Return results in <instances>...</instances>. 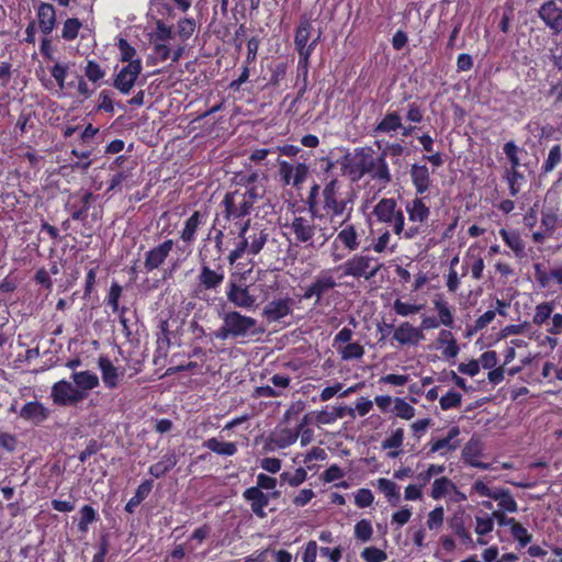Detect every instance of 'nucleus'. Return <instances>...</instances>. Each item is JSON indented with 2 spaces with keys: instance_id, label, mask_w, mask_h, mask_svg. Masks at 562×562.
I'll return each instance as SVG.
<instances>
[{
  "instance_id": "f257e3e1",
  "label": "nucleus",
  "mask_w": 562,
  "mask_h": 562,
  "mask_svg": "<svg viewBox=\"0 0 562 562\" xmlns=\"http://www.w3.org/2000/svg\"><path fill=\"white\" fill-rule=\"evenodd\" d=\"M341 169L352 181H359L366 175L381 184L392 180L386 160L376 156L370 147L356 148L352 155H346Z\"/></svg>"
},
{
  "instance_id": "f03ea898",
  "label": "nucleus",
  "mask_w": 562,
  "mask_h": 562,
  "mask_svg": "<svg viewBox=\"0 0 562 562\" xmlns=\"http://www.w3.org/2000/svg\"><path fill=\"white\" fill-rule=\"evenodd\" d=\"M372 214L376 222L387 225L400 239H413L420 234L419 226L417 225H409L405 228L404 212L392 198L381 199L374 205Z\"/></svg>"
},
{
  "instance_id": "7ed1b4c3",
  "label": "nucleus",
  "mask_w": 562,
  "mask_h": 562,
  "mask_svg": "<svg viewBox=\"0 0 562 562\" xmlns=\"http://www.w3.org/2000/svg\"><path fill=\"white\" fill-rule=\"evenodd\" d=\"M269 236L268 228L262 227L259 223L251 225L250 220H247L239 229V241L228 255L229 263H235L244 254L258 255L263 249Z\"/></svg>"
},
{
  "instance_id": "20e7f679",
  "label": "nucleus",
  "mask_w": 562,
  "mask_h": 562,
  "mask_svg": "<svg viewBox=\"0 0 562 562\" xmlns=\"http://www.w3.org/2000/svg\"><path fill=\"white\" fill-rule=\"evenodd\" d=\"M262 198V192H258L256 188L227 192L221 203L225 220H238L249 215L254 205Z\"/></svg>"
},
{
  "instance_id": "39448f33",
  "label": "nucleus",
  "mask_w": 562,
  "mask_h": 562,
  "mask_svg": "<svg viewBox=\"0 0 562 562\" xmlns=\"http://www.w3.org/2000/svg\"><path fill=\"white\" fill-rule=\"evenodd\" d=\"M342 184L337 179H331L326 183L322 191L323 207L331 217H338L346 214L342 224L351 215L353 204V192H342Z\"/></svg>"
},
{
  "instance_id": "423d86ee",
  "label": "nucleus",
  "mask_w": 562,
  "mask_h": 562,
  "mask_svg": "<svg viewBox=\"0 0 562 562\" xmlns=\"http://www.w3.org/2000/svg\"><path fill=\"white\" fill-rule=\"evenodd\" d=\"M321 31L315 34L313 24L310 19L302 16L295 31L294 45L299 53L300 64L307 66L313 50L316 48Z\"/></svg>"
},
{
  "instance_id": "0eeeda50",
  "label": "nucleus",
  "mask_w": 562,
  "mask_h": 562,
  "mask_svg": "<svg viewBox=\"0 0 562 562\" xmlns=\"http://www.w3.org/2000/svg\"><path fill=\"white\" fill-rule=\"evenodd\" d=\"M382 267L383 263L379 262L376 258L357 254L345 261L339 269L342 270L344 277L363 278L369 281L378 274Z\"/></svg>"
},
{
  "instance_id": "6e6552de",
  "label": "nucleus",
  "mask_w": 562,
  "mask_h": 562,
  "mask_svg": "<svg viewBox=\"0 0 562 562\" xmlns=\"http://www.w3.org/2000/svg\"><path fill=\"white\" fill-rule=\"evenodd\" d=\"M221 318L229 328L233 338L246 337L257 333L255 329L257 319L243 315L237 311L224 312L221 314Z\"/></svg>"
},
{
  "instance_id": "1a4fd4ad",
  "label": "nucleus",
  "mask_w": 562,
  "mask_h": 562,
  "mask_svg": "<svg viewBox=\"0 0 562 562\" xmlns=\"http://www.w3.org/2000/svg\"><path fill=\"white\" fill-rule=\"evenodd\" d=\"M243 497L249 503L251 512L259 518H266L267 513L265 508L269 505L270 499L280 497L279 491L265 493L259 487H248L244 491Z\"/></svg>"
},
{
  "instance_id": "9d476101",
  "label": "nucleus",
  "mask_w": 562,
  "mask_h": 562,
  "mask_svg": "<svg viewBox=\"0 0 562 562\" xmlns=\"http://www.w3.org/2000/svg\"><path fill=\"white\" fill-rule=\"evenodd\" d=\"M50 396L55 404L61 406L76 405L83 401V392L66 380H60L53 385Z\"/></svg>"
},
{
  "instance_id": "9b49d317",
  "label": "nucleus",
  "mask_w": 562,
  "mask_h": 562,
  "mask_svg": "<svg viewBox=\"0 0 562 562\" xmlns=\"http://www.w3.org/2000/svg\"><path fill=\"white\" fill-rule=\"evenodd\" d=\"M337 285L335 278L330 270L322 271L305 290L303 299L310 300L315 297L316 303H319L323 296Z\"/></svg>"
},
{
  "instance_id": "f8f14e48",
  "label": "nucleus",
  "mask_w": 562,
  "mask_h": 562,
  "mask_svg": "<svg viewBox=\"0 0 562 562\" xmlns=\"http://www.w3.org/2000/svg\"><path fill=\"white\" fill-rule=\"evenodd\" d=\"M286 226L290 228L291 233L294 234L296 241L314 246L313 238L316 233V227L313 215L310 218L294 216L292 222Z\"/></svg>"
},
{
  "instance_id": "ddd939ff",
  "label": "nucleus",
  "mask_w": 562,
  "mask_h": 562,
  "mask_svg": "<svg viewBox=\"0 0 562 562\" xmlns=\"http://www.w3.org/2000/svg\"><path fill=\"white\" fill-rule=\"evenodd\" d=\"M142 71V60L127 64L114 78L113 86L123 94H128Z\"/></svg>"
},
{
  "instance_id": "4468645a",
  "label": "nucleus",
  "mask_w": 562,
  "mask_h": 562,
  "mask_svg": "<svg viewBox=\"0 0 562 562\" xmlns=\"http://www.w3.org/2000/svg\"><path fill=\"white\" fill-rule=\"evenodd\" d=\"M279 172L284 184L299 188L308 176V167L304 162L292 165L285 160L279 161Z\"/></svg>"
},
{
  "instance_id": "2eb2a0df",
  "label": "nucleus",
  "mask_w": 562,
  "mask_h": 562,
  "mask_svg": "<svg viewBox=\"0 0 562 562\" xmlns=\"http://www.w3.org/2000/svg\"><path fill=\"white\" fill-rule=\"evenodd\" d=\"M227 300L235 306L251 310L256 306V296L249 292L248 286L229 282L227 288Z\"/></svg>"
},
{
  "instance_id": "dca6fc26",
  "label": "nucleus",
  "mask_w": 562,
  "mask_h": 562,
  "mask_svg": "<svg viewBox=\"0 0 562 562\" xmlns=\"http://www.w3.org/2000/svg\"><path fill=\"white\" fill-rule=\"evenodd\" d=\"M172 247L173 241L171 239H167L150 250L146 251L144 260L145 270L147 272H151L153 270L158 269L169 256Z\"/></svg>"
},
{
  "instance_id": "f3484780",
  "label": "nucleus",
  "mask_w": 562,
  "mask_h": 562,
  "mask_svg": "<svg viewBox=\"0 0 562 562\" xmlns=\"http://www.w3.org/2000/svg\"><path fill=\"white\" fill-rule=\"evenodd\" d=\"M538 13L544 24L555 34L562 32V8L558 7L557 2L553 0L544 2Z\"/></svg>"
},
{
  "instance_id": "a211bd4d",
  "label": "nucleus",
  "mask_w": 562,
  "mask_h": 562,
  "mask_svg": "<svg viewBox=\"0 0 562 562\" xmlns=\"http://www.w3.org/2000/svg\"><path fill=\"white\" fill-rule=\"evenodd\" d=\"M494 520L499 527L508 528L513 538L519 542V547L524 548L531 541V535L528 530L517 522L514 518H507L498 510H494Z\"/></svg>"
},
{
  "instance_id": "6ab92c4d",
  "label": "nucleus",
  "mask_w": 562,
  "mask_h": 562,
  "mask_svg": "<svg viewBox=\"0 0 562 562\" xmlns=\"http://www.w3.org/2000/svg\"><path fill=\"white\" fill-rule=\"evenodd\" d=\"M98 366L101 371V378L104 385L109 389L119 387L124 378V369L115 367L108 357H99Z\"/></svg>"
},
{
  "instance_id": "aec40b11",
  "label": "nucleus",
  "mask_w": 562,
  "mask_h": 562,
  "mask_svg": "<svg viewBox=\"0 0 562 562\" xmlns=\"http://www.w3.org/2000/svg\"><path fill=\"white\" fill-rule=\"evenodd\" d=\"M293 303L291 297L272 300L263 307L262 315L269 322H278L292 313Z\"/></svg>"
},
{
  "instance_id": "412c9836",
  "label": "nucleus",
  "mask_w": 562,
  "mask_h": 562,
  "mask_svg": "<svg viewBox=\"0 0 562 562\" xmlns=\"http://www.w3.org/2000/svg\"><path fill=\"white\" fill-rule=\"evenodd\" d=\"M401 127H403V122L400 113L397 111H387L374 127V133L393 136L398 133Z\"/></svg>"
},
{
  "instance_id": "4be33fe9",
  "label": "nucleus",
  "mask_w": 562,
  "mask_h": 562,
  "mask_svg": "<svg viewBox=\"0 0 562 562\" xmlns=\"http://www.w3.org/2000/svg\"><path fill=\"white\" fill-rule=\"evenodd\" d=\"M198 280L199 285L204 290H216L224 281V272L222 269L212 270L209 266L203 265Z\"/></svg>"
},
{
  "instance_id": "5701e85b",
  "label": "nucleus",
  "mask_w": 562,
  "mask_h": 562,
  "mask_svg": "<svg viewBox=\"0 0 562 562\" xmlns=\"http://www.w3.org/2000/svg\"><path fill=\"white\" fill-rule=\"evenodd\" d=\"M406 212L408 214L409 222L413 223L412 225H416L415 223H418L417 226L419 227L428 220L430 215L429 207L423 202L422 199L418 198L407 202Z\"/></svg>"
},
{
  "instance_id": "b1692460",
  "label": "nucleus",
  "mask_w": 562,
  "mask_h": 562,
  "mask_svg": "<svg viewBox=\"0 0 562 562\" xmlns=\"http://www.w3.org/2000/svg\"><path fill=\"white\" fill-rule=\"evenodd\" d=\"M49 411L38 402H29L20 411V416L23 419L30 420L34 424H41L48 418Z\"/></svg>"
},
{
  "instance_id": "393cba45",
  "label": "nucleus",
  "mask_w": 562,
  "mask_h": 562,
  "mask_svg": "<svg viewBox=\"0 0 562 562\" xmlns=\"http://www.w3.org/2000/svg\"><path fill=\"white\" fill-rule=\"evenodd\" d=\"M204 214H202L200 211H194L184 222V226L180 234V238L184 244L191 245L195 240V233L204 223Z\"/></svg>"
},
{
  "instance_id": "a878e982",
  "label": "nucleus",
  "mask_w": 562,
  "mask_h": 562,
  "mask_svg": "<svg viewBox=\"0 0 562 562\" xmlns=\"http://www.w3.org/2000/svg\"><path fill=\"white\" fill-rule=\"evenodd\" d=\"M424 337L423 333L409 323H402L394 331L393 338L401 345H415Z\"/></svg>"
},
{
  "instance_id": "bb28decb",
  "label": "nucleus",
  "mask_w": 562,
  "mask_h": 562,
  "mask_svg": "<svg viewBox=\"0 0 562 562\" xmlns=\"http://www.w3.org/2000/svg\"><path fill=\"white\" fill-rule=\"evenodd\" d=\"M411 178L416 192L425 193L430 187V172L426 165L414 164L411 168Z\"/></svg>"
},
{
  "instance_id": "cd10ccee",
  "label": "nucleus",
  "mask_w": 562,
  "mask_h": 562,
  "mask_svg": "<svg viewBox=\"0 0 562 562\" xmlns=\"http://www.w3.org/2000/svg\"><path fill=\"white\" fill-rule=\"evenodd\" d=\"M38 25L41 31L48 35L56 24L55 8L50 3H42L37 10Z\"/></svg>"
},
{
  "instance_id": "c85d7f7f",
  "label": "nucleus",
  "mask_w": 562,
  "mask_h": 562,
  "mask_svg": "<svg viewBox=\"0 0 562 562\" xmlns=\"http://www.w3.org/2000/svg\"><path fill=\"white\" fill-rule=\"evenodd\" d=\"M72 381L78 390L83 392V400L88 396V392L99 385V378L90 371L74 372Z\"/></svg>"
},
{
  "instance_id": "c756f323",
  "label": "nucleus",
  "mask_w": 562,
  "mask_h": 562,
  "mask_svg": "<svg viewBox=\"0 0 562 562\" xmlns=\"http://www.w3.org/2000/svg\"><path fill=\"white\" fill-rule=\"evenodd\" d=\"M307 424V417L305 416L303 422L299 425L296 430H292L289 428L281 429L278 431L274 437L271 439V441L281 449H284L291 445H293L300 435V431L302 428Z\"/></svg>"
},
{
  "instance_id": "7c9ffc66",
  "label": "nucleus",
  "mask_w": 562,
  "mask_h": 562,
  "mask_svg": "<svg viewBox=\"0 0 562 562\" xmlns=\"http://www.w3.org/2000/svg\"><path fill=\"white\" fill-rule=\"evenodd\" d=\"M202 446L210 451L224 457H232L237 452V445L232 441H223L216 437L205 440Z\"/></svg>"
},
{
  "instance_id": "2f4dec72",
  "label": "nucleus",
  "mask_w": 562,
  "mask_h": 562,
  "mask_svg": "<svg viewBox=\"0 0 562 562\" xmlns=\"http://www.w3.org/2000/svg\"><path fill=\"white\" fill-rule=\"evenodd\" d=\"M178 460L175 451H168L160 461L154 463L149 468V473L156 479L162 477L173 467H176Z\"/></svg>"
},
{
  "instance_id": "473e14b6",
  "label": "nucleus",
  "mask_w": 562,
  "mask_h": 562,
  "mask_svg": "<svg viewBox=\"0 0 562 562\" xmlns=\"http://www.w3.org/2000/svg\"><path fill=\"white\" fill-rule=\"evenodd\" d=\"M494 502H497L499 513L503 515L504 512L516 513L518 509V505L513 495L505 488H494Z\"/></svg>"
},
{
  "instance_id": "72a5a7b5",
  "label": "nucleus",
  "mask_w": 562,
  "mask_h": 562,
  "mask_svg": "<svg viewBox=\"0 0 562 562\" xmlns=\"http://www.w3.org/2000/svg\"><path fill=\"white\" fill-rule=\"evenodd\" d=\"M339 240L348 250H357L360 246L359 234L353 225H345L337 235Z\"/></svg>"
},
{
  "instance_id": "f704fd0d",
  "label": "nucleus",
  "mask_w": 562,
  "mask_h": 562,
  "mask_svg": "<svg viewBox=\"0 0 562 562\" xmlns=\"http://www.w3.org/2000/svg\"><path fill=\"white\" fill-rule=\"evenodd\" d=\"M503 178L508 186L512 196H516L520 192L526 181L525 176L517 168H506Z\"/></svg>"
},
{
  "instance_id": "c9c22d12",
  "label": "nucleus",
  "mask_w": 562,
  "mask_h": 562,
  "mask_svg": "<svg viewBox=\"0 0 562 562\" xmlns=\"http://www.w3.org/2000/svg\"><path fill=\"white\" fill-rule=\"evenodd\" d=\"M459 434L460 430L458 427H451L445 438L438 439L432 442L430 451L438 452L441 450H456L459 447V443L454 439L458 437Z\"/></svg>"
},
{
  "instance_id": "e433bc0d",
  "label": "nucleus",
  "mask_w": 562,
  "mask_h": 562,
  "mask_svg": "<svg viewBox=\"0 0 562 562\" xmlns=\"http://www.w3.org/2000/svg\"><path fill=\"white\" fill-rule=\"evenodd\" d=\"M378 488L392 506H396L401 501L400 486L389 479L381 477L378 480Z\"/></svg>"
},
{
  "instance_id": "4c0bfd02",
  "label": "nucleus",
  "mask_w": 562,
  "mask_h": 562,
  "mask_svg": "<svg viewBox=\"0 0 562 562\" xmlns=\"http://www.w3.org/2000/svg\"><path fill=\"white\" fill-rule=\"evenodd\" d=\"M499 234L506 245L515 252L517 257H521L525 252V244L517 231H506L502 228Z\"/></svg>"
},
{
  "instance_id": "58836bf2",
  "label": "nucleus",
  "mask_w": 562,
  "mask_h": 562,
  "mask_svg": "<svg viewBox=\"0 0 562 562\" xmlns=\"http://www.w3.org/2000/svg\"><path fill=\"white\" fill-rule=\"evenodd\" d=\"M151 488V481H144L139 484L135 495L125 505V510L130 514L134 513V509L149 495Z\"/></svg>"
},
{
  "instance_id": "ea45409f",
  "label": "nucleus",
  "mask_w": 562,
  "mask_h": 562,
  "mask_svg": "<svg viewBox=\"0 0 562 562\" xmlns=\"http://www.w3.org/2000/svg\"><path fill=\"white\" fill-rule=\"evenodd\" d=\"M258 178L259 175L256 171L249 172V173H243L237 175L235 177V182L237 184L236 189H249V188H256L258 192H262V195H265V189L261 184H258Z\"/></svg>"
},
{
  "instance_id": "a19ab883",
  "label": "nucleus",
  "mask_w": 562,
  "mask_h": 562,
  "mask_svg": "<svg viewBox=\"0 0 562 562\" xmlns=\"http://www.w3.org/2000/svg\"><path fill=\"white\" fill-rule=\"evenodd\" d=\"M553 304L550 302H543L536 306L535 313L532 316V323L537 326H541L543 324L549 323V319L552 316Z\"/></svg>"
},
{
  "instance_id": "79ce46f5",
  "label": "nucleus",
  "mask_w": 562,
  "mask_h": 562,
  "mask_svg": "<svg viewBox=\"0 0 562 562\" xmlns=\"http://www.w3.org/2000/svg\"><path fill=\"white\" fill-rule=\"evenodd\" d=\"M434 305L438 312L440 323L447 327L451 326L453 323V317L448 302L445 301L441 295H437L434 300Z\"/></svg>"
},
{
  "instance_id": "37998d69",
  "label": "nucleus",
  "mask_w": 562,
  "mask_h": 562,
  "mask_svg": "<svg viewBox=\"0 0 562 562\" xmlns=\"http://www.w3.org/2000/svg\"><path fill=\"white\" fill-rule=\"evenodd\" d=\"M396 244L391 245V233L387 229L383 232L372 244V249L378 254L385 251L393 254L396 250Z\"/></svg>"
},
{
  "instance_id": "c03bdc74",
  "label": "nucleus",
  "mask_w": 562,
  "mask_h": 562,
  "mask_svg": "<svg viewBox=\"0 0 562 562\" xmlns=\"http://www.w3.org/2000/svg\"><path fill=\"white\" fill-rule=\"evenodd\" d=\"M562 160V153L560 145L551 147L548 154V158L543 162L541 170L543 173L551 172Z\"/></svg>"
},
{
  "instance_id": "a18cd8bd",
  "label": "nucleus",
  "mask_w": 562,
  "mask_h": 562,
  "mask_svg": "<svg viewBox=\"0 0 562 562\" xmlns=\"http://www.w3.org/2000/svg\"><path fill=\"white\" fill-rule=\"evenodd\" d=\"M82 24L77 18H70L67 19L64 22L63 31H61V37L65 41H72L78 36L79 30L81 29Z\"/></svg>"
},
{
  "instance_id": "49530a36",
  "label": "nucleus",
  "mask_w": 562,
  "mask_h": 562,
  "mask_svg": "<svg viewBox=\"0 0 562 562\" xmlns=\"http://www.w3.org/2000/svg\"><path fill=\"white\" fill-rule=\"evenodd\" d=\"M337 350L344 360L360 359L364 355V348L358 342H349Z\"/></svg>"
},
{
  "instance_id": "de8ad7c7",
  "label": "nucleus",
  "mask_w": 562,
  "mask_h": 562,
  "mask_svg": "<svg viewBox=\"0 0 562 562\" xmlns=\"http://www.w3.org/2000/svg\"><path fill=\"white\" fill-rule=\"evenodd\" d=\"M95 519H97V512L90 505H85L80 509V520L77 525L78 530L83 533L87 532L88 526L90 524H92Z\"/></svg>"
},
{
  "instance_id": "09e8293b",
  "label": "nucleus",
  "mask_w": 562,
  "mask_h": 562,
  "mask_svg": "<svg viewBox=\"0 0 562 562\" xmlns=\"http://www.w3.org/2000/svg\"><path fill=\"white\" fill-rule=\"evenodd\" d=\"M393 412L396 416L403 419H411L415 416V408L405 402L403 398L396 397L394 400Z\"/></svg>"
},
{
  "instance_id": "8fccbe9b",
  "label": "nucleus",
  "mask_w": 562,
  "mask_h": 562,
  "mask_svg": "<svg viewBox=\"0 0 562 562\" xmlns=\"http://www.w3.org/2000/svg\"><path fill=\"white\" fill-rule=\"evenodd\" d=\"M541 375L548 382L562 381V367H558L552 362H544L541 370Z\"/></svg>"
},
{
  "instance_id": "3c124183",
  "label": "nucleus",
  "mask_w": 562,
  "mask_h": 562,
  "mask_svg": "<svg viewBox=\"0 0 562 562\" xmlns=\"http://www.w3.org/2000/svg\"><path fill=\"white\" fill-rule=\"evenodd\" d=\"M372 525L367 519L359 520L355 526V537L362 541L368 542L372 538Z\"/></svg>"
},
{
  "instance_id": "603ef678",
  "label": "nucleus",
  "mask_w": 562,
  "mask_h": 562,
  "mask_svg": "<svg viewBox=\"0 0 562 562\" xmlns=\"http://www.w3.org/2000/svg\"><path fill=\"white\" fill-rule=\"evenodd\" d=\"M404 429L397 428L381 443L382 449H398L403 445Z\"/></svg>"
},
{
  "instance_id": "864d4df0",
  "label": "nucleus",
  "mask_w": 562,
  "mask_h": 562,
  "mask_svg": "<svg viewBox=\"0 0 562 562\" xmlns=\"http://www.w3.org/2000/svg\"><path fill=\"white\" fill-rule=\"evenodd\" d=\"M117 47L121 53L122 61H127L128 64L137 61L138 58H135L136 49L132 47L125 38L119 40Z\"/></svg>"
},
{
  "instance_id": "5fc2aeb1",
  "label": "nucleus",
  "mask_w": 562,
  "mask_h": 562,
  "mask_svg": "<svg viewBox=\"0 0 562 562\" xmlns=\"http://www.w3.org/2000/svg\"><path fill=\"white\" fill-rule=\"evenodd\" d=\"M85 75L90 81L97 82L105 76V71L97 61L88 60L87 66L85 67Z\"/></svg>"
},
{
  "instance_id": "6e6d98bb",
  "label": "nucleus",
  "mask_w": 562,
  "mask_h": 562,
  "mask_svg": "<svg viewBox=\"0 0 562 562\" xmlns=\"http://www.w3.org/2000/svg\"><path fill=\"white\" fill-rule=\"evenodd\" d=\"M451 486L452 483L447 477L436 479L431 488V497L435 499L443 497L447 494L448 488Z\"/></svg>"
},
{
  "instance_id": "4d7b16f0",
  "label": "nucleus",
  "mask_w": 562,
  "mask_h": 562,
  "mask_svg": "<svg viewBox=\"0 0 562 562\" xmlns=\"http://www.w3.org/2000/svg\"><path fill=\"white\" fill-rule=\"evenodd\" d=\"M122 290L123 289H122V286L119 283L113 282L111 284V288H110V291H109V295H108V300H106V304L112 307L114 313H117L122 308L119 305V300L121 297Z\"/></svg>"
},
{
  "instance_id": "13d9d810",
  "label": "nucleus",
  "mask_w": 562,
  "mask_h": 562,
  "mask_svg": "<svg viewBox=\"0 0 562 562\" xmlns=\"http://www.w3.org/2000/svg\"><path fill=\"white\" fill-rule=\"evenodd\" d=\"M92 199L93 194L86 192L81 198V206L72 212L71 217L76 221H83L87 217V211L90 207Z\"/></svg>"
},
{
  "instance_id": "bf43d9fd",
  "label": "nucleus",
  "mask_w": 562,
  "mask_h": 562,
  "mask_svg": "<svg viewBox=\"0 0 562 562\" xmlns=\"http://www.w3.org/2000/svg\"><path fill=\"white\" fill-rule=\"evenodd\" d=\"M361 558L367 562H382L386 560L387 557L383 550L375 547H368L361 552Z\"/></svg>"
},
{
  "instance_id": "052dcab7",
  "label": "nucleus",
  "mask_w": 562,
  "mask_h": 562,
  "mask_svg": "<svg viewBox=\"0 0 562 562\" xmlns=\"http://www.w3.org/2000/svg\"><path fill=\"white\" fill-rule=\"evenodd\" d=\"M439 403L441 408L445 411L456 408L461 404V394L454 391H450L441 396Z\"/></svg>"
},
{
  "instance_id": "680f3d73",
  "label": "nucleus",
  "mask_w": 562,
  "mask_h": 562,
  "mask_svg": "<svg viewBox=\"0 0 562 562\" xmlns=\"http://www.w3.org/2000/svg\"><path fill=\"white\" fill-rule=\"evenodd\" d=\"M475 250H471L469 254L468 265L470 266L471 274L474 279L482 277L484 268L483 259L474 254Z\"/></svg>"
},
{
  "instance_id": "e2e57ef3",
  "label": "nucleus",
  "mask_w": 562,
  "mask_h": 562,
  "mask_svg": "<svg viewBox=\"0 0 562 562\" xmlns=\"http://www.w3.org/2000/svg\"><path fill=\"white\" fill-rule=\"evenodd\" d=\"M393 308L397 315L408 316L411 314L418 313L422 310V305H414L402 302L401 300H395Z\"/></svg>"
},
{
  "instance_id": "0e129e2a",
  "label": "nucleus",
  "mask_w": 562,
  "mask_h": 562,
  "mask_svg": "<svg viewBox=\"0 0 562 562\" xmlns=\"http://www.w3.org/2000/svg\"><path fill=\"white\" fill-rule=\"evenodd\" d=\"M177 27L179 36L186 41L192 36L195 23L192 19H181L178 21Z\"/></svg>"
},
{
  "instance_id": "69168bd1",
  "label": "nucleus",
  "mask_w": 562,
  "mask_h": 562,
  "mask_svg": "<svg viewBox=\"0 0 562 562\" xmlns=\"http://www.w3.org/2000/svg\"><path fill=\"white\" fill-rule=\"evenodd\" d=\"M504 153L510 162L509 168H518L520 165L518 153L519 148L514 142H507L504 146Z\"/></svg>"
},
{
  "instance_id": "338daca9",
  "label": "nucleus",
  "mask_w": 562,
  "mask_h": 562,
  "mask_svg": "<svg viewBox=\"0 0 562 562\" xmlns=\"http://www.w3.org/2000/svg\"><path fill=\"white\" fill-rule=\"evenodd\" d=\"M68 65L66 64H55L50 69V74L53 78L57 81L60 89L65 87V80L68 74Z\"/></svg>"
},
{
  "instance_id": "774afa93",
  "label": "nucleus",
  "mask_w": 562,
  "mask_h": 562,
  "mask_svg": "<svg viewBox=\"0 0 562 562\" xmlns=\"http://www.w3.org/2000/svg\"><path fill=\"white\" fill-rule=\"evenodd\" d=\"M374 496L368 488H360L355 496V504L359 508H364L373 503Z\"/></svg>"
}]
</instances>
